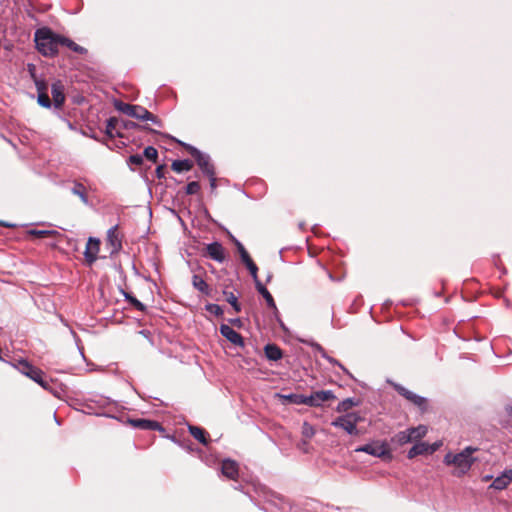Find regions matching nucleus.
Segmentation results:
<instances>
[{
  "mask_svg": "<svg viewBox=\"0 0 512 512\" xmlns=\"http://www.w3.org/2000/svg\"><path fill=\"white\" fill-rule=\"evenodd\" d=\"M37 50L44 56H53L58 51V44L64 45V36L55 38L48 28H41L35 32Z\"/></svg>",
  "mask_w": 512,
  "mask_h": 512,
  "instance_id": "3",
  "label": "nucleus"
},
{
  "mask_svg": "<svg viewBox=\"0 0 512 512\" xmlns=\"http://www.w3.org/2000/svg\"><path fill=\"white\" fill-rule=\"evenodd\" d=\"M247 269L249 270L251 276L253 277L254 281H255V284L257 285V281H259L258 279V267L256 266V264L252 261L248 262L245 264Z\"/></svg>",
  "mask_w": 512,
  "mask_h": 512,
  "instance_id": "35",
  "label": "nucleus"
},
{
  "mask_svg": "<svg viewBox=\"0 0 512 512\" xmlns=\"http://www.w3.org/2000/svg\"><path fill=\"white\" fill-rule=\"evenodd\" d=\"M322 357L325 358L329 363L337 365L344 373L352 377L351 373L335 358L328 356L325 352L322 353Z\"/></svg>",
  "mask_w": 512,
  "mask_h": 512,
  "instance_id": "32",
  "label": "nucleus"
},
{
  "mask_svg": "<svg viewBox=\"0 0 512 512\" xmlns=\"http://www.w3.org/2000/svg\"><path fill=\"white\" fill-rule=\"evenodd\" d=\"M256 288H257V291L266 300L267 305L270 308L276 309L275 301H274L272 295L270 294V292L266 289V287L260 281H257Z\"/></svg>",
  "mask_w": 512,
  "mask_h": 512,
  "instance_id": "25",
  "label": "nucleus"
},
{
  "mask_svg": "<svg viewBox=\"0 0 512 512\" xmlns=\"http://www.w3.org/2000/svg\"><path fill=\"white\" fill-rule=\"evenodd\" d=\"M206 310L215 315H221L223 313L222 308L217 304L206 305Z\"/></svg>",
  "mask_w": 512,
  "mask_h": 512,
  "instance_id": "37",
  "label": "nucleus"
},
{
  "mask_svg": "<svg viewBox=\"0 0 512 512\" xmlns=\"http://www.w3.org/2000/svg\"><path fill=\"white\" fill-rule=\"evenodd\" d=\"M356 402L352 398H347L341 401L336 408V411L339 413H343L348 411L351 407L355 406Z\"/></svg>",
  "mask_w": 512,
  "mask_h": 512,
  "instance_id": "28",
  "label": "nucleus"
},
{
  "mask_svg": "<svg viewBox=\"0 0 512 512\" xmlns=\"http://www.w3.org/2000/svg\"><path fill=\"white\" fill-rule=\"evenodd\" d=\"M156 174H157V177H158V178H162V177H164V175H163V166H159V167H157V169H156Z\"/></svg>",
  "mask_w": 512,
  "mask_h": 512,
  "instance_id": "42",
  "label": "nucleus"
},
{
  "mask_svg": "<svg viewBox=\"0 0 512 512\" xmlns=\"http://www.w3.org/2000/svg\"><path fill=\"white\" fill-rule=\"evenodd\" d=\"M116 107L119 111L132 118L143 121H151L156 125L160 124V120L142 106L120 102L118 105H116Z\"/></svg>",
  "mask_w": 512,
  "mask_h": 512,
  "instance_id": "5",
  "label": "nucleus"
},
{
  "mask_svg": "<svg viewBox=\"0 0 512 512\" xmlns=\"http://www.w3.org/2000/svg\"><path fill=\"white\" fill-rule=\"evenodd\" d=\"M100 250V240L96 238H89L86 243L84 257L88 265H92L96 260Z\"/></svg>",
  "mask_w": 512,
  "mask_h": 512,
  "instance_id": "13",
  "label": "nucleus"
},
{
  "mask_svg": "<svg viewBox=\"0 0 512 512\" xmlns=\"http://www.w3.org/2000/svg\"><path fill=\"white\" fill-rule=\"evenodd\" d=\"M427 433V427L424 425H419L418 427H413L406 429L404 431H400L393 438L399 445H404L410 442L418 441L423 438Z\"/></svg>",
  "mask_w": 512,
  "mask_h": 512,
  "instance_id": "7",
  "label": "nucleus"
},
{
  "mask_svg": "<svg viewBox=\"0 0 512 512\" xmlns=\"http://www.w3.org/2000/svg\"><path fill=\"white\" fill-rule=\"evenodd\" d=\"M315 434L314 427L308 422H304L302 426V435L308 439L312 438Z\"/></svg>",
  "mask_w": 512,
  "mask_h": 512,
  "instance_id": "33",
  "label": "nucleus"
},
{
  "mask_svg": "<svg viewBox=\"0 0 512 512\" xmlns=\"http://www.w3.org/2000/svg\"><path fill=\"white\" fill-rule=\"evenodd\" d=\"M185 147L189 151V153L196 159L198 166L205 175L212 176L215 174L214 166L211 164L208 155L201 153L197 148L191 145H185Z\"/></svg>",
  "mask_w": 512,
  "mask_h": 512,
  "instance_id": "10",
  "label": "nucleus"
},
{
  "mask_svg": "<svg viewBox=\"0 0 512 512\" xmlns=\"http://www.w3.org/2000/svg\"><path fill=\"white\" fill-rule=\"evenodd\" d=\"M135 125H136V124H135L134 122H130V123H129V124H127L126 126H127V127H133V126H135Z\"/></svg>",
  "mask_w": 512,
  "mask_h": 512,
  "instance_id": "45",
  "label": "nucleus"
},
{
  "mask_svg": "<svg viewBox=\"0 0 512 512\" xmlns=\"http://www.w3.org/2000/svg\"><path fill=\"white\" fill-rule=\"evenodd\" d=\"M200 191V184L197 181L189 182L186 186V194L194 195Z\"/></svg>",
  "mask_w": 512,
  "mask_h": 512,
  "instance_id": "34",
  "label": "nucleus"
},
{
  "mask_svg": "<svg viewBox=\"0 0 512 512\" xmlns=\"http://www.w3.org/2000/svg\"><path fill=\"white\" fill-rule=\"evenodd\" d=\"M390 384L402 397H404L407 401L418 407L422 412L427 410L428 400L425 397L415 394L414 392L408 390L407 388L398 383L390 382Z\"/></svg>",
  "mask_w": 512,
  "mask_h": 512,
  "instance_id": "9",
  "label": "nucleus"
},
{
  "mask_svg": "<svg viewBox=\"0 0 512 512\" xmlns=\"http://www.w3.org/2000/svg\"><path fill=\"white\" fill-rule=\"evenodd\" d=\"M125 299L138 311L144 312L146 310V306L141 303L137 298L132 296L130 293L123 292Z\"/></svg>",
  "mask_w": 512,
  "mask_h": 512,
  "instance_id": "27",
  "label": "nucleus"
},
{
  "mask_svg": "<svg viewBox=\"0 0 512 512\" xmlns=\"http://www.w3.org/2000/svg\"><path fill=\"white\" fill-rule=\"evenodd\" d=\"M71 193L78 196L84 204L87 205L89 203L87 188L82 183L74 182Z\"/></svg>",
  "mask_w": 512,
  "mask_h": 512,
  "instance_id": "21",
  "label": "nucleus"
},
{
  "mask_svg": "<svg viewBox=\"0 0 512 512\" xmlns=\"http://www.w3.org/2000/svg\"><path fill=\"white\" fill-rule=\"evenodd\" d=\"M294 397H295L294 402L296 404H304V405L309 406V402H310L309 395L308 396L307 395H295Z\"/></svg>",
  "mask_w": 512,
  "mask_h": 512,
  "instance_id": "39",
  "label": "nucleus"
},
{
  "mask_svg": "<svg viewBox=\"0 0 512 512\" xmlns=\"http://www.w3.org/2000/svg\"><path fill=\"white\" fill-rule=\"evenodd\" d=\"M127 422L134 428L149 431H162L161 424L157 421L145 418H128Z\"/></svg>",
  "mask_w": 512,
  "mask_h": 512,
  "instance_id": "12",
  "label": "nucleus"
},
{
  "mask_svg": "<svg viewBox=\"0 0 512 512\" xmlns=\"http://www.w3.org/2000/svg\"><path fill=\"white\" fill-rule=\"evenodd\" d=\"M356 452H364L374 457L391 459L392 454L386 442L375 441L356 448Z\"/></svg>",
  "mask_w": 512,
  "mask_h": 512,
  "instance_id": "8",
  "label": "nucleus"
},
{
  "mask_svg": "<svg viewBox=\"0 0 512 512\" xmlns=\"http://www.w3.org/2000/svg\"><path fill=\"white\" fill-rule=\"evenodd\" d=\"M265 356L271 361L280 360L283 356L282 350L275 344H267L264 348Z\"/></svg>",
  "mask_w": 512,
  "mask_h": 512,
  "instance_id": "19",
  "label": "nucleus"
},
{
  "mask_svg": "<svg viewBox=\"0 0 512 512\" xmlns=\"http://www.w3.org/2000/svg\"><path fill=\"white\" fill-rule=\"evenodd\" d=\"M128 163L135 166H140L143 163V156L140 154L131 155L128 159Z\"/></svg>",
  "mask_w": 512,
  "mask_h": 512,
  "instance_id": "36",
  "label": "nucleus"
},
{
  "mask_svg": "<svg viewBox=\"0 0 512 512\" xmlns=\"http://www.w3.org/2000/svg\"><path fill=\"white\" fill-rule=\"evenodd\" d=\"M0 225L3 226V227H13L14 226V225L6 223L4 221H0Z\"/></svg>",
  "mask_w": 512,
  "mask_h": 512,
  "instance_id": "43",
  "label": "nucleus"
},
{
  "mask_svg": "<svg viewBox=\"0 0 512 512\" xmlns=\"http://www.w3.org/2000/svg\"><path fill=\"white\" fill-rule=\"evenodd\" d=\"M106 243L110 248V253H118L122 249V236L118 230V225L111 227L107 231Z\"/></svg>",
  "mask_w": 512,
  "mask_h": 512,
  "instance_id": "11",
  "label": "nucleus"
},
{
  "mask_svg": "<svg viewBox=\"0 0 512 512\" xmlns=\"http://www.w3.org/2000/svg\"><path fill=\"white\" fill-rule=\"evenodd\" d=\"M207 255L217 261L222 263L225 260V250L221 243L213 242L207 245L206 247Z\"/></svg>",
  "mask_w": 512,
  "mask_h": 512,
  "instance_id": "16",
  "label": "nucleus"
},
{
  "mask_svg": "<svg viewBox=\"0 0 512 512\" xmlns=\"http://www.w3.org/2000/svg\"><path fill=\"white\" fill-rule=\"evenodd\" d=\"M54 419L58 425H61V420L54 414Z\"/></svg>",
  "mask_w": 512,
  "mask_h": 512,
  "instance_id": "44",
  "label": "nucleus"
},
{
  "mask_svg": "<svg viewBox=\"0 0 512 512\" xmlns=\"http://www.w3.org/2000/svg\"><path fill=\"white\" fill-rule=\"evenodd\" d=\"M475 451H477V448L469 446L457 454L449 452L445 455L443 462L454 467L452 472L454 476L461 477L471 469L476 461V458L472 457Z\"/></svg>",
  "mask_w": 512,
  "mask_h": 512,
  "instance_id": "2",
  "label": "nucleus"
},
{
  "mask_svg": "<svg viewBox=\"0 0 512 512\" xmlns=\"http://www.w3.org/2000/svg\"><path fill=\"white\" fill-rule=\"evenodd\" d=\"M27 70L33 79L37 88V102L44 108H51L52 104L55 108L59 109L64 104V85L60 80L52 84L51 94L52 100L48 95V83L41 78H38L36 74V66L32 63L27 65Z\"/></svg>",
  "mask_w": 512,
  "mask_h": 512,
  "instance_id": "1",
  "label": "nucleus"
},
{
  "mask_svg": "<svg viewBox=\"0 0 512 512\" xmlns=\"http://www.w3.org/2000/svg\"><path fill=\"white\" fill-rule=\"evenodd\" d=\"M144 156L150 160V161H153V162H156L157 160V157H158V152L157 150L152 147V146H148L144 149V152H143Z\"/></svg>",
  "mask_w": 512,
  "mask_h": 512,
  "instance_id": "31",
  "label": "nucleus"
},
{
  "mask_svg": "<svg viewBox=\"0 0 512 512\" xmlns=\"http://www.w3.org/2000/svg\"><path fill=\"white\" fill-rule=\"evenodd\" d=\"M192 285L195 289L200 291L201 293L205 295H209L210 289L209 285L206 283V281L199 275L195 274L192 277Z\"/></svg>",
  "mask_w": 512,
  "mask_h": 512,
  "instance_id": "22",
  "label": "nucleus"
},
{
  "mask_svg": "<svg viewBox=\"0 0 512 512\" xmlns=\"http://www.w3.org/2000/svg\"><path fill=\"white\" fill-rule=\"evenodd\" d=\"M223 294L225 296L226 301L233 307L235 312H237V313L240 312L241 306L238 302L237 296H235L234 293L226 291V290L223 292Z\"/></svg>",
  "mask_w": 512,
  "mask_h": 512,
  "instance_id": "26",
  "label": "nucleus"
},
{
  "mask_svg": "<svg viewBox=\"0 0 512 512\" xmlns=\"http://www.w3.org/2000/svg\"><path fill=\"white\" fill-rule=\"evenodd\" d=\"M220 333L232 344L237 346H244L243 337L229 325L222 324L220 326Z\"/></svg>",
  "mask_w": 512,
  "mask_h": 512,
  "instance_id": "15",
  "label": "nucleus"
},
{
  "mask_svg": "<svg viewBox=\"0 0 512 512\" xmlns=\"http://www.w3.org/2000/svg\"><path fill=\"white\" fill-rule=\"evenodd\" d=\"M115 125H116V119H114V118H110V119L107 121L106 133H107L110 137H113V130L115 129Z\"/></svg>",
  "mask_w": 512,
  "mask_h": 512,
  "instance_id": "38",
  "label": "nucleus"
},
{
  "mask_svg": "<svg viewBox=\"0 0 512 512\" xmlns=\"http://www.w3.org/2000/svg\"><path fill=\"white\" fill-rule=\"evenodd\" d=\"M188 430L190 432V434L196 439L198 440L201 444L203 445H207L209 440H208V434L207 432L202 429L201 427H198V426H192L190 425L188 427Z\"/></svg>",
  "mask_w": 512,
  "mask_h": 512,
  "instance_id": "20",
  "label": "nucleus"
},
{
  "mask_svg": "<svg viewBox=\"0 0 512 512\" xmlns=\"http://www.w3.org/2000/svg\"><path fill=\"white\" fill-rule=\"evenodd\" d=\"M336 396L331 390H321L313 392L309 395V406L318 407L321 406L324 402L334 400Z\"/></svg>",
  "mask_w": 512,
  "mask_h": 512,
  "instance_id": "14",
  "label": "nucleus"
},
{
  "mask_svg": "<svg viewBox=\"0 0 512 512\" xmlns=\"http://www.w3.org/2000/svg\"><path fill=\"white\" fill-rule=\"evenodd\" d=\"M192 167H193V163H192V161H190L188 159L175 160L171 165L172 170L177 173L189 171L192 169Z\"/></svg>",
  "mask_w": 512,
  "mask_h": 512,
  "instance_id": "24",
  "label": "nucleus"
},
{
  "mask_svg": "<svg viewBox=\"0 0 512 512\" xmlns=\"http://www.w3.org/2000/svg\"><path fill=\"white\" fill-rule=\"evenodd\" d=\"M221 471L227 478L235 480L239 474L238 464L230 459L223 460L221 464Z\"/></svg>",
  "mask_w": 512,
  "mask_h": 512,
  "instance_id": "17",
  "label": "nucleus"
},
{
  "mask_svg": "<svg viewBox=\"0 0 512 512\" xmlns=\"http://www.w3.org/2000/svg\"><path fill=\"white\" fill-rule=\"evenodd\" d=\"M235 245L237 247V250L240 254V257H241V260L243 261L244 264L252 261L250 255L248 254V252L246 251L245 247L242 245L241 242L239 241H235Z\"/></svg>",
  "mask_w": 512,
  "mask_h": 512,
  "instance_id": "29",
  "label": "nucleus"
},
{
  "mask_svg": "<svg viewBox=\"0 0 512 512\" xmlns=\"http://www.w3.org/2000/svg\"><path fill=\"white\" fill-rule=\"evenodd\" d=\"M512 482V470L504 471L500 476L496 477L491 487L496 490L505 489Z\"/></svg>",
  "mask_w": 512,
  "mask_h": 512,
  "instance_id": "18",
  "label": "nucleus"
},
{
  "mask_svg": "<svg viewBox=\"0 0 512 512\" xmlns=\"http://www.w3.org/2000/svg\"><path fill=\"white\" fill-rule=\"evenodd\" d=\"M362 421L360 415L356 412H349L342 416L337 417L331 422V425L336 428L343 429L349 435H359L357 424Z\"/></svg>",
  "mask_w": 512,
  "mask_h": 512,
  "instance_id": "6",
  "label": "nucleus"
},
{
  "mask_svg": "<svg viewBox=\"0 0 512 512\" xmlns=\"http://www.w3.org/2000/svg\"><path fill=\"white\" fill-rule=\"evenodd\" d=\"M53 233L52 231H44V230H32L31 234L36 235L38 237H44L48 234Z\"/></svg>",
  "mask_w": 512,
  "mask_h": 512,
  "instance_id": "40",
  "label": "nucleus"
},
{
  "mask_svg": "<svg viewBox=\"0 0 512 512\" xmlns=\"http://www.w3.org/2000/svg\"><path fill=\"white\" fill-rule=\"evenodd\" d=\"M11 364L20 373L29 377L30 379H32L34 382L38 383L43 388H45V389L48 388L49 382L44 379V372L40 368L32 365L30 362H28L26 359H23V358L14 360V362Z\"/></svg>",
  "mask_w": 512,
  "mask_h": 512,
  "instance_id": "4",
  "label": "nucleus"
},
{
  "mask_svg": "<svg viewBox=\"0 0 512 512\" xmlns=\"http://www.w3.org/2000/svg\"><path fill=\"white\" fill-rule=\"evenodd\" d=\"M66 48H68L78 54H86L87 53L86 48L76 44L74 41H72L68 38H66Z\"/></svg>",
  "mask_w": 512,
  "mask_h": 512,
  "instance_id": "30",
  "label": "nucleus"
},
{
  "mask_svg": "<svg viewBox=\"0 0 512 512\" xmlns=\"http://www.w3.org/2000/svg\"><path fill=\"white\" fill-rule=\"evenodd\" d=\"M209 179H210V186L212 189H215L216 188V178H215V174L212 175V176H208Z\"/></svg>",
  "mask_w": 512,
  "mask_h": 512,
  "instance_id": "41",
  "label": "nucleus"
},
{
  "mask_svg": "<svg viewBox=\"0 0 512 512\" xmlns=\"http://www.w3.org/2000/svg\"><path fill=\"white\" fill-rule=\"evenodd\" d=\"M429 451V445L423 442L416 443L408 451V458L412 459L418 455H423Z\"/></svg>",
  "mask_w": 512,
  "mask_h": 512,
  "instance_id": "23",
  "label": "nucleus"
}]
</instances>
